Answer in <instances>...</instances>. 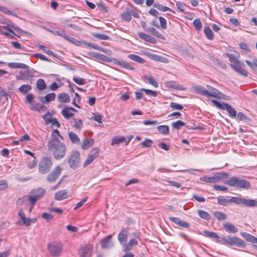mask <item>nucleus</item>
Wrapping results in <instances>:
<instances>
[{
  "label": "nucleus",
  "mask_w": 257,
  "mask_h": 257,
  "mask_svg": "<svg viewBox=\"0 0 257 257\" xmlns=\"http://www.w3.org/2000/svg\"><path fill=\"white\" fill-rule=\"evenodd\" d=\"M48 150L56 160H61L64 157L66 152L65 145L60 142L56 136H53L48 144Z\"/></svg>",
  "instance_id": "1"
},
{
  "label": "nucleus",
  "mask_w": 257,
  "mask_h": 257,
  "mask_svg": "<svg viewBox=\"0 0 257 257\" xmlns=\"http://www.w3.org/2000/svg\"><path fill=\"white\" fill-rule=\"evenodd\" d=\"M225 184L232 187L248 189L250 187L249 182L238 177H231L226 181Z\"/></svg>",
  "instance_id": "2"
},
{
  "label": "nucleus",
  "mask_w": 257,
  "mask_h": 257,
  "mask_svg": "<svg viewBox=\"0 0 257 257\" xmlns=\"http://www.w3.org/2000/svg\"><path fill=\"white\" fill-rule=\"evenodd\" d=\"M80 154L75 150H73L68 157V163L73 169L77 168L80 164Z\"/></svg>",
  "instance_id": "3"
},
{
  "label": "nucleus",
  "mask_w": 257,
  "mask_h": 257,
  "mask_svg": "<svg viewBox=\"0 0 257 257\" xmlns=\"http://www.w3.org/2000/svg\"><path fill=\"white\" fill-rule=\"evenodd\" d=\"M47 248L53 257H57L61 254L63 251L62 244L60 242H52L47 245Z\"/></svg>",
  "instance_id": "4"
},
{
  "label": "nucleus",
  "mask_w": 257,
  "mask_h": 257,
  "mask_svg": "<svg viewBox=\"0 0 257 257\" xmlns=\"http://www.w3.org/2000/svg\"><path fill=\"white\" fill-rule=\"evenodd\" d=\"M52 166L51 158H43L39 163V171L41 174H45L49 172Z\"/></svg>",
  "instance_id": "5"
},
{
  "label": "nucleus",
  "mask_w": 257,
  "mask_h": 257,
  "mask_svg": "<svg viewBox=\"0 0 257 257\" xmlns=\"http://www.w3.org/2000/svg\"><path fill=\"white\" fill-rule=\"evenodd\" d=\"M234 203L237 205L242 204L247 207H254L257 206V200L254 199H246L244 197H237L233 200Z\"/></svg>",
  "instance_id": "6"
},
{
  "label": "nucleus",
  "mask_w": 257,
  "mask_h": 257,
  "mask_svg": "<svg viewBox=\"0 0 257 257\" xmlns=\"http://www.w3.org/2000/svg\"><path fill=\"white\" fill-rule=\"evenodd\" d=\"M223 241L224 243L228 244L230 245H236L238 247L244 248L245 244L244 242L240 238L237 237H230L228 236L226 238L223 239Z\"/></svg>",
  "instance_id": "7"
},
{
  "label": "nucleus",
  "mask_w": 257,
  "mask_h": 257,
  "mask_svg": "<svg viewBox=\"0 0 257 257\" xmlns=\"http://www.w3.org/2000/svg\"><path fill=\"white\" fill-rule=\"evenodd\" d=\"M93 246L91 244L82 245L79 249L80 257H91Z\"/></svg>",
  "instance_id": "8"
},
{
  "label": "nucleus",
  "mask_w": 257,
  "mask_h": 257,
  "mask_svg": "<svg viewBox=\"0 0 257 257\" xmlns=\"http://www.w3.org/2000/svg\"><path fill=\"white\" fill-rule=\"evenodd\" d=\"M62 169L60 166H57L50 174H49L47 178L48 181L52 182L55 181L60 175Z\"/></svg>",
  "instance_id": "9"
},
{
  "label": "nucleus",
  "mask_w": 257,
  "mask_h": 257,
  "mask_svg": "<svg viewBox=\"0 0 257 257\" xmlns=\"http://www.w3.org/2000/svg\"><path fill=\"white\" fill-rule=\"evenodd\" d=\"M111 238L112 235H108L101 240L100 245L102 248L108 249L113 246V243L111 241Z\"/></svg>",
  "instance_id": "10"
},
{
  "label": "nucleus",
  "mask_w": 257,
  "mask_h": 257,
  "mask_svg": "<svg viewBox=\"0 0 257 257\" xmlns=\"http://www.w3.org/2000/svg\"><path fill=\"white\" fill-rule=\"evenodd\" d=\"M99 151V150L97 148L93 149L91 151L92 154L87 157L86 161L83 164V166L84 167H86L89 165L95 158H97L98 156Z\"/></svg>",
  "instance_id": "11"
},
{
  "label": "nucleus",
  "mask_w": 257,
  "mask_h": 257,
  "mask_svg": "<svg viewBox=\"0 0 257 257\" xmlns=\"http://www.w3.org/2000/svg\"><path fill=\"white\" fill-rule=\"evenodd\" d=\"M128 234V230L126 229H124L121 230L118 234L117 238L118 241L122 247L126 243Z\"/></svg>",
  "instance_id": "12"
},
{
  "label": "nucleus",
  "mask_w": 257,
  "mask_h": 257,
  "mask_svg": "<svg viewBox=\"0 0 257 257\" xmlns=\"http://www.w3.org/2000/svg\"><path fill=\"white\" fill-rule=\"evenodd\" d=\"M76 111L73 107L65 105L61 111V113L66 119H69L74 115L73 112Z\"/></svg>",
  "instance_id": "13"
},
{
  "label": "nucleus",
  "mask_w": 257,
  "mask_h": 257,
  "mask_svg": "<svg viewBox=\"0 0 257 257\" xmlns=\"http://www.w3.org/2000/svg\"><path fill=\"white\" fill-rule=\"evenodd\" d=\"M207 87L209 90H207V97H213L216 98H219V95H221V92L210 85H207Z\"/></svg>",
  "instance_id": "14"
},
{
  "label": "nucleus",
  "mask_w": 257,
  "mask_h": 257,
  "mask_svg": "<svg viewBox=\"0 0 257 257\" xmlns=\"http://www.w3.org/2000/svg\"><path fill=\"white\" fill-rule=\"evenodd\" d=\"M165 84L166 85V86L168 88H174L180 90H183L185 89V88H183L182 85L177 84L176 82L174 81H165Z\"/></svg>",
  "instance_id": "15"
},
{
  "label": "nucleus",
  "mask_w": 257,
  "mask_h": 257,
  "mask_svg": "<svg viewBox=\"0 0 257 257\" xmlns=\"http://www.w3.org/2000/svg\"><path fill=\"white\" fill-rule=\"evenodd\" d=\"M138 244V241L135 238H132L130 240L128 243H126L122 247L123 250L125 252H128L131 250L134 245H137Z\"/></svg>",
  "instance_id": "16"
},
{
  "label": "nucleus",
  "mask_w": 257,
  "mask_h": 257,
  "mask_svg": "<svg viewBox=\"0 0 257 257\" xmlns=\"http://www.w3.org/2000/svg\"><path fill=\"white\" fill-rule=\"evenodd\" d=\"M94 140L93 139H85L82 142L81 147L83 150H87L93 145Z\"/></svg>",
  "instance_id": "17"
},
{
  "label": "nucleus",
  "mask_w": 257,
  "mask_h": 257,
  "mask_svg": "<svg viewBox=\"0 0 257 257\" xmlns=\"http://www.w3.org/2000/svg\"><path fill=\"white\" fill-rule=\"evenodd\" d=\"M170 219L175 223L185 228H188L190 225L188 223L180 220L179 218L175 217H170Z\"/></svg>",
  "instance_id": "18"
},
{
  "label": "nucleus",
  "mask_w": 257,
  "mask_h": 257,
  "mask_svg": "<svg viewBox=\"0 0 257 257\" xmlns=\"http://www.w3.org/2000/svg\"><path fill=\"white\" fill-rule=\"evenodd\" d=\"M139 37L142 40L155 44L156 40L151 36L147 35L144 33L140 32L138 33Z\"/></svg>",
  "instance_id": "19"
},
{
  "label": "nucleus",
  "mask_w": 257,
  "mask_h": 257,
  "mask_svg": "<svg viewBox=\"0 0 257 257\" xmlns=\"http://www.w3.org/2000/svg\"><path fill=\"white\" fill-rule=\"evenodd\" d=\"M68 197L66 190H62L57 192L55 194V198L57 200H62Z\"/></svg>",
  "instance_id": "20"
},
{
  "label": "nucleus",
  "mask_w": 257,
  "mask_h": 257,
  "mask_svg": "<svg viewBox=\"0 0 257 257\" xmlns=\"http://www.w3.org/2000/svg\"><path fill=\"white\" fill-rule=\"evenodd\" d=\"M56 97V94L54 93H51L47 94L44 97H40V101L43 103H47L49 102L54 100Z\"/></svg>",
  "instance_id": "21"
},
{
  "label": "nucleus",
  "mask_w": 257,
  "mask_h": 257,
  "mask_svg": "<svg viewBox=\"0 0 257 257\" xmlns=\"http://www.w3.org/2000/svg\"><path fill=\"white\" fill-rule=\"evenodd\" d=\"M58 100L63 103H68L70 101V97L66 93H61L57 96Z\"/></svg>",
  "instance_id": "22"
},
{
  "label": "nucleus",
  "mask_w": 257,
  "mask_h": 257,
  "mask_svg": "<svg viewBox=\"0 0 257 257\" xmlns=\"http://www.w3.org/2000/svg\"><path fill=\"white\" fill-rule=\"evenodd\" d=\"M234 199H236V197H232L230 199L218 197L217 202L220 205L226 206L230 202L234 203Z\"/></svg>",
  "instance_id": "23"
},
{
  "label": "nucleus",
  "mask_w": 257,
  "mask_h": 257,
  "mask_svg": "<svg viewBox=\"0 0 257 257\" xmlns=\"http://www.w3.org/2000/svg\"><path fill=\"white\" fill-rule=\"evenodd\" d=\"M240 235L242 237H243L247 241L253 243H255L256 242V237L254 236L245 232H242L240 233Z\"/></svg>",
  "instance_id": "24"
},
{
  "label": "nucleus",
  "mask_w": 257,
  "mask_h": 257,
  "mask_svg": "<svg viewBox=\"0 0 257 257\" xmlns=\"http://www.w3.org/2000/svg\"><path fill=\"white\" fill-rule=\"evenodd\" d=\"M231 67L235 70L237 72L240 74L241 75H242L244 76H246L248 74V72L247 71H246L245 69H244L241 66L236 65V64H231L230 65Z\"/></svg>",
  "instance_id": "25"
},
{
  "label": "nucleus",
  "mask_w": 257,
  "mask_h": 257,
  "mask_svg": "<svg viewBox=\"0 0 257 257\" xmlns=\"http://www.w3.org/2000/svg\"><path fill=\"white\" fill-rule=\"evenodd\" d=\"M148 56L151 59L156 61L163 62V63H167L168 62L167 58H164L161 56L156 55V54H150L149 55H148Z\"/></svg>",
  "instance_id": "26"
},
{
  "label": "nucleus",
  "mask_w": 257,
  "mask_h": 257,
  "mask_svg": "<svg viewBox=\"0 0 257 257\" xmlns=\"http://www.w3.org/2000/svg\"><path fill=\"white\" fill-rule=\"evenodd\" d=\"M115 64L124 69L131 70H134L135 69L134 67L132 66L128 63L126 62L123 60L117 61L115 62Z\"/></svg>",
  "instance_id": "27"
},
{
  "label": "nucleus",
  "mask_w": 257,
  "mask_h": 257,
  "mask_svg": "<svg viewBox=\"0 0 257 257\" xmlns=\"http://www.w3.org/2000/svg\"><path fill=\"white\" fill-rule=\"evenodd\" d=\"M127 58L141 64H143L145 62V60L143 58L136 54H130L127 55Z\"/></svg>",
  "instance_id": "28"
},
{
  "label": "nucleus",
  "mask_w": 257,
  "mask_h": 257,
  "mask_svg": "<svg viewBox=\"0 0 257 257\" xmlns=\"http://www.w3.org/2000/svg\"><path fill=\"white\" fill-rule=\"evenodd\" d=\"M223 226L227 231L232 233H236L238 231V229L236 227L229 223H224Z\"/></svg>",
  "instance_id": "29"
},
{
  "label": "nucleus",
  "mask_w": 257,
  "mask_h": 257,
  "mask_svg": "<svg viewBox=\"0 0 257 257\" xmlns=\"http://www.w3.org/2000/svg\"><path fill=\"white\" fill-rule=\"evenodd\" d=\"M224 109H226L227 111V112L229 114L230 116L232 117H234L236 115V111L235 110L234 108L231 107L230 105L228 104H226L225 105Z\"/></svg>",
  "instance_id": "30"
},
{
  "label": "nucleus",
  "mask_w": 257,
  "mask_h": 257,
  "mask_svg": "<svg viewBox=\"0 0 257 257\" xmlns=\"http://www.w3.org/2000/svg\"><path fill=\"white\" fill-rule=\"evenodd\" d=\"M32 193L39 199L45 194L46 190L44 189L39 188L36 190H34Z\"/></svg>",
  "instance_id": "31"
},
{
  "label": "nucleus",
  "mask_w": 257,
  "mask_h": 257,
  "mask_svg": "<svg viewBox=\"0 0 257 257\" xmlns=\"http://www.w3.org/2000/svg\"><path fill=\"white\" fill-rule=\"evenodd\" d=\"M125 141V137H122V136H116V137H114L112 139L111 145L112 146H113L115 144H119Z\"/></svg>",
  "instance_id": "32"
},
{
  "label": "nucleus",
  "mask_w": 257,
  "mask_h": 257,
  "mask_svg": "<svg viewBox=\"0 0 257 257\" xmlns=\"http://www.w3.org/2000/svg\"><path fill=\"white\" fill-rule=\"evenodd\" d=\"M45 107L43 105L38 103L36 101H34L32 104L30 105V108L32 110H36L40 111Z\"/></svg>",
  "instance_id": "33"
},
{
  "label": "nucleus",
  "mask_w": 257,
  "mask_h": 257,
  "mask_svg": "<svg viewBox=\"0 0 257 257\" xmlns=\"http://www.w3.org/2000/svg\"><path fill=\"white\" fill-rule=\"evenodd\" d=\"M147 31L149 33L153 35L154 36H155L156 37H158L159 38H163L162 35L161 33H160L158 31L155 30L153 27H148V28H147Z\"/></svg>",
  "instance_id": "34"
},
{
  "label": "nucleus",
  "mask_w": 257,
  "mask_h": 257,
  "mask_svg": "<svg viewBox=\"0 0 257 257\" xmlns=\"http://www.w3.org/2000/svg\"><path fill=\"white\" fill-rule=\"evenodd\" d=\"M69 137L71 141L74 143L78 144L80 143V139L76 134L74 133L70 132L69 133Z\"/></svg>",
  "instance_id": "35"
},
{
  "label": "nucleus",
  "mask_w": 257,
  "mask_h": 257,
  "mask_svg": "<svg viewBox=\"0 0 257 257\" xmlns=\"http://www.w3.org/2000/svg\"><path fill=\"white\" fill-rule=\"evenodd\" d=\"M214 216L216 218L219 220H223L226 219L227 215L225 213L220 211H215Z\"/></svg>",
  "instance_id": "36"
},
{
  "label": "nucleus",
  "mask_w": 257,
  "mask_h": 257,
  "mask_svg": "<svg viewBox=\"0 0 257 257\" xmlns=\"http://www.w3.org/2000/svg\"><path fill=\"white\" fill-rule=\"evenodd\" d=\"M198 213L199 216L204 219L209 220L211 218L210 214L204 210H198Z\"/></svg>",
  "instance_id": "37"
},
{
  "label": "nucleus",
  "mask_w": 257,
  "mask_h": 257,
  "mask_svg": "<svg viewBox=\"0 0 257 257\" xmlns=\"http://www.w3.org/2000/svg\"><path fill=\"white\" fill-rule=\"evenodd\" d=\"M204 33L206 37L209 40H213L214 38V35L212 31L208 27H204Z\"/></svg>",
  "instance_id": "38"
},
{
  "label": "nucleus",
  "mask_w": 257,
  "mask_h": 257,
  "mask_svg": "<svg viewBox=\"0 0 257 257\" xmlns=\"http://www.w3.org/2000/svg\"><path fill=\"white\" fill-rule=\"evenodd\" d=\"M157 128L159 132L163 135H168L169 133V127L168 125H160Z\"/></svg>",
  "instance_id": "39"
},
{
  "label": "nucleus",
  "mask_w": 257,
  "mask_h": 257,
  "mask_svg": "<svg viewBox=\"0 0 257 257\" xmlns=\"http://www.w3.org/2000/svg\"><path fill=\"white\" fill-rule=\"evenodd\" d=\"M37 86L40 90H43L46 88V84L43 79H39L37 81Z\"/></svg>",
  "instance_id": "40"
},
{
  "label": "nucleus",
  "mask_w": 257,
  "mask_h": 257,
  "mask_svg": "<svg viewBox=\"0 0 257 257\" xmlns=\"http://www.w3.org/2000/svg\"><path fill=\"white\" fill-rule=\"evenodd\" d=\"M31 89V86L29 84L22 85L19 87V90L22 93L25 94L29 92Z\"/></svg>",
  "instance_id": "41"
},
{
  "label": "nucleus",
  "mask_w": 257,
  "mask_h": 257,
  "mask_svg": "<svg viewBox=\"0 0 257 257\" xmlns=\"http://www.w3.org/2000/svg\"><path fill=\"white\" fill-rule=\"evenodd\" d=\"M194 89L198 93L207 96V90L203 88V87L201 86H195L194 87Z\"/></svg>",
  "instance_id": "42"
},
{
  "label": "nucleus",
  "mask_w": 257,
  "mask_h": 257,
  "mask_svg": "<svg viewBox=\"0 0 257 257\" xmlns=\"http://www.w3.org/2000/svg\"><path fill=\"white\" fill-rule=\"evenodd\" d=\"M185 125V123L181 121V120H178L176 122H174L172 123V126L174 128L179 130L180 129L182 126Z\"/></svg>",
  "instance_id": "43"
},
{
  "label": "nucleus",
  "mask_w": 257,
  "mask_h": 257,
  "mask_svg": "<svg viewBox=\"0 0 257 257\" xmlns=\"http://www.w3.org/2000/svg\"><path fill=\"white\" fill-rule=\"evenodd\" d=\"M146 78L150 84L153 85L155 87H158V84L157 82L153 78L152 76L150 75L149 76H146Z\"/></svg>",
  "instance_id": "44"
},
{
  "label": "nucleus",
  "mask_w": 257,
  "mask_h": 257,
  "mask_svg": "<svg viewBox=\"0 0 257 257\" xmlns=\"http://www.w3.org/2000/svg\"><path fill=\"white\" fill-rule=\"evenodd\" d=\"M95 56L98 59L101 60L103 61L107 62H109L111 61V60L109 58L101 54L97 53L95 55Z\"/></svg>",
  "instance_id": "45"
},
{
  "label": "nucleus",
  "mask_w": 257,
  "mask_h": 257,
  "mask_svg": "<svg viewBox=\"0 0 257 257\" xmlns=\"http://www.w3.org/2000/svg\"><path fill=\"white\" fill-rule=\"evenodd\" d=\"M193 24L197 31H199L201 29L202 23L200 19H197L194 20Z\"/></svg>",
  "instance_id": "46"
},
{
  "label": "nucleus",
  "mask_w": 257,
  "mask_h": 257,
  "mask_svg": "<svg viewBox=\"0 0 257 257\" xmlns=\"http://www.w3.org/2000/svg\"><path fill=\"white\" fill-rule=\"evenodd\" d=\"M245 62L248 65V66L252 69H254L255 67H257L256 59H254L252 62L248 60H246Z\"/></svg>",
  "instance_id": "47"
},
{
  "label": "nucleus",
  "mask_w": 257,
  "mask_h": 257,
  "mask_svg": "<svg viewBox=\"0 0 257 257\" xmlns=\"http://www.w3.org/2000/svg\"><path fill=\"white\" fill-rule=\"evenodd\" d=\"M228 176L227 173H216L214 175V178L215 179L216 182H218L219 180L224 178H226Z\"/></svg>",
  "instance_id": "48"
},
{
  "label": "nucleus",
  "mask_w": 257,
  "mask_h": 257,
  "mask_svg": "<svg viewBox=\"0 0 257 257\" xmlns=\"http://www.w3.org/2000/svg\"><path fill=\"white\" fill-rule=\"evenodd\" d=\"M170 107L173 110H182L183 109V106L182 105L174 102H172L170 103Z\"/></svg>",
  "instance_id": "49"
},
{
  "label": "nucleus",
  "mask_w": 257,
  "mask_h": 257,
  "mask_svg": "<svg viewBox=\"0 0 257 257\" xmlns=\"http://www.w3.org/2000/svg\"><path fill=\"white\" fill-rule=\"evenodd\" d=\"M93 36L99 40H106L109 39V36L102 34L94 33L93 34Z\"/></svg>",
  "instance_id": "50"
},
{
  "label": "nucleus",
  "mask_w": 257,
  "mask_h": 257,
  "mask_svg": "<svg viewBox=\"0 0 257 257\" xmlns=\"http://www.w3.org/2000/svg\"><path fill=\"white\" fill-rule=\"evenodd\" d=\"M28 199L31 205L34 206L39 199L34 194H30L28 195Z\"/></svg>",
  "instance_id": "51"
},
{
  "label": "nucleus",
  "mask_w": 257,
  "mask_h": 257,
  "mask_svg": "<svg viewBox=\"0 0 257 257\" xmlns=\"http://www.w3.org/2000/svg\"><path fill=\"white\" fill-rule=\"evenodd\" d=\"M141 90L145 91V93L147 95H151V96H153L154 97L157 96V95L158 94V93L157 91H153V90H150V89H145V88H142Z\"/></svg>",
  "instance_id": "52"
},
{
  "label": "nucleus",
  "mask_w": 257,
  "mask_h": 257,
  "mask_svg": "<svg viewBox=\"0 0 257 257\" xmlns=\"http://www.w3.org/2000/svg\"><path fill=\"white\" fill-rule=\"evenodd\" d=\"M73 80L78 85H84L86 83V81L84 78L74 77Z\"/></svg>",
  "instance_id": "53"
},
{
  "label": "nucleus",
  "mask_w": 257,
  "mask_h": 257,
  "mask_svg": "<svg viewBox=\"0 0 257 257\" xmlns=\"http://www.w3.org/2000/svg\"><path fill=\"white\" fill-rule=\"evenodd\" d=\"M1 23L3 24H6L8 26H9L10 27L14 29L15 30H17V31L21 30V29L19 28L14 26L13 24L11 23V22L9 21L5 20L4 21H1Z\"/></svg>",
  "instance_id": "54"
},
{
  "label": "nucleus",
  "mask_w": 257,
  "mask_h": 257,
  "mask_svg": "<svg viewBox=\"0 0 257 257\" xmlns=\"http://www.w3.org/2000/svg\"><path fill=\"white\" fill-rule=\"evenodd\" d=\"M204 232L206 236H207V237H209L210 238H219V236H218V235L214 232L209 231H204Z\"/></svg>",
  "instance_id": "55"
},
{
  "label": "nucleus",
  "mask_w": 257,
  "mask_h": 257,
  "mask_svg": "<svg viewBox=\"0 0 257 257\" xmlns=\"http://www.w3.org/2000/svg\"><path fill=\"white\" fill-rule=\"evenodd\" d=\"M122 19L125 21L128 22L131 20V14L130 13L126 12L121 14Z\"/></svg>",
  "instance_id": "56"
},
{
  "label": "nucleus",
  "mask_w": 257,
  "mask_h": 257,
  "mask_svg": "<svg viewBox=\"0 0 257 257\" xmlns=\"http://www.w3.org/2000/svg\"><path fill=\"white\" fill-rule=\"evenodd\" d=\"M161 28L165 30L167 28V21L165 18L162 17L159 18Z\"/></svg>",
  "instance_id": "57"
},
{
  "label": "nucleus",
  "mask_w": 257,
  "mask_h": 257,
  "mask_svg": "<svg viewBox=\"0 0 257 257\" xmlns=\"http://www.w3.org/2000/svg\"><path fill=\"white\" fill-rule=\"evenodd\" d=\"M211 101L217 107L224 110V107L225 105L227 104L226 103L223 102L221 103L216 100H212Z\"/></svg>",
  "instance_id": "58"
},
{
  "label": "nucleus",
  "mask_w": 257,
  "mask_h": 257,
  "mask_svg": "<svg viewBox=\"0 0 257 257\" xmlns=\"http://www.w3.org/2000/svg\"><path fill=\"white\" fill-rule=\"evenodd\" d=\"M0 10L3 12V13L9 15H13L15 17H17V15L16 14H13L12 12L10 11L9 10H8L6 8L4 7H0Z\"/></svg>",
  "instance_id": "59"
},
{
  "label": "nucleus",
  "mask_w": 257,
  "mask_h": 257,
  "mask_svg": "<svg viewBox=\"0 0 257 257\" xmlns=\"http://www.w3.org/2000/svg\"><path fill=\"white\" fill-rule=\"evenodd\" d=\"M42 217L48 221H50L53 218L52 214L48 213H44L42 214Z\"/></svg>",
  "instance_id": "60"
},
{
  "label": "nucleus",
  "mask_w": 257,
  "mask_h": 257,
  "mask_svg": "<svg viewBox=\"0 0 257 257\" xmlns=\"http://www.w3.org/2000/svg\"><path fill=\"white\" fill-rule=\"evenodd\" d=\"M38 47L39 49L43 50L46 54H47L49 55H53V52L51 51L48 49L46 47L40 45H39Z\"/></svg>",
  "instance_id": "61"
},
{
  "label": "nucleus",
  "mask_w": 257,
  "mask_h": 257,
  "mask_svg": "<svg viewBox=\"0 0 257 257\" xmlns=\"http://www.w3.org/2000/svg\"><path fill=\"white\" fill-rule=\"evenodd\" d=\"M8 187L7 181L5 180H0V191L6 189Z\"/></svg>",
  "instance_id": "62"
},
{
  "label": "nucleus",
  "mask_w": 257,
  "mask_h": 257,
  "mask_svg": "<svg viewBox=\"0 0 257 257\" xmlns=\"http://www.w3.org/2000/svg\"><path fill=\"white\" fill-rule=\"evenodd\" d=\"M152 144L153 141L152 140L147 139L141 144L144 147H149L152 146Z\"/></svg>",
  "instance_id": "63"
},
{
  "label": "nucleus",
  "mask_w": 257,
  "mask_h": 257,
  "mask_svg": "<svg viewBox=\"0 0 257 257\" xmlns=\"http://www.w3.org/2000/svg\"><path fill=\"white\" fill-rule=\"evenodd\" d=\"M237 118L239 120H246L247 119L246 115L241 112H239L237 113Z\"/></svg>",
  "instance_id": "64"
}]
</instances>
